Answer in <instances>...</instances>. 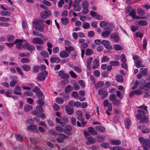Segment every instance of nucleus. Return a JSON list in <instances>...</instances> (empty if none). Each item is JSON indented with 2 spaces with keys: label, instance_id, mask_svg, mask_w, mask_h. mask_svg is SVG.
Listing matches in <instances>:
<instances>
[{
  "label": "nucleus",
  "instance_id": "obj_32",
  "mask_svg": "<svg viewBox=\"0 0 150 150\" xmlns=\"http://www.w3.org/2000/svg\"><path fill=\"white\" fill-rule=\"evenodd\" d=\"M88 132L93 135H96L97 134V132L92 127H90L88 129Z\"/></svg>",
  "mask_w": 150,
  "mask_h": 150
},
{
  "label": "nucleus",
  "instance_id": "obj_3",
  "mask_svg": "<svg viewBox=\"0 0 150 150\" xmlns=\"http://www.w3.org/2000/svg\"><path fill=\"white\" fill-rule=\"evenodd\" d=\"M104 31L102 33L101 35L103 38H108V37L111 33L112 31V28L110 27H105L103 29Z\"/></svg>",
  "mask_w": 150,
  "mask_h": 150
},
{
  "label": "nucleus",
  "instance_id": "obj_39",
  "mask_svg": "<svg viewBox=\"0 0 150 150\" xmlns=\"http://www.w3.org/2000/svg\"><path fill=\"white\" fill-rule=\"evenodd\" d=\"M76 113L77 115V118L78 120H79L83 118L82 117L83 113L81 111L78 110L76 112Z\"/></svg>",
  "mask_w": 150,
  "mask_h": 150
},
{
  "label": "nucleus",
  "instance_id": "obj_63",
  "mask_svg": "<svg viewBox=\"0 0 150 150\" xmlns=\"http://www.w3.org/2000/svg\"><path fill=\"white\" fill-rule=\"evenodd\" d=\"M74 70L78 73H80L81 71V70L80 67L78 66H75L74 67Z\"/></svg>",
  "mask_w": 150,
  "mask_h": 150
},
{
  "label": "nucleus",
  "instance_id": "obj_43",
  "mask_svg": "<svg viewBox=\"0 0 150 150\" xmlns=\"http://www.w3.org/2000/svg\"><path fill=\"white\" fill-rule=\"evenodd\" d=\"M138 24L141 26H145L147 25V22L145 20H140L138 21Z\"/></svg>",
  "mask_w": 150,
  "mask_h": 150
},
{
  "label": "nucleus",
  "instance_id": "obj_41",
  "mask_svg": "<svg viewBox=\"0 0 150 150\" xmlns=\"http://www.w3.org/2000/svg\"><path fill=\"white\" fill-rule=\"evenodd\" d=\"M23 94L25 96H31L33 95V93L31 91H25Z\"/></svg>",
  "mask_w": 150,
  "mask_h": 150
},
{
  "label": "nucleus",
  "instance_id": "obj_27",
  "mask_svg": "<svg viewBox=\"0 0 150 150\" xmlns=\"http://www.w3.org/2000/svg\"><path fill=\"white\" fill-rule=\"evenodd\" d=\"M93 65L92 67L93 69H94L96 68H97L99 66V61L97 59H94L93 62Z\"/></svg>",
  "mask_w": 150,
  "mask_h": 150
},
{
  "label": "nucleus",
  "instance_id": "obj_45",
  "mask_svg": "<svg viewBox=\"0 0 150 150\" xmlns=\"http://www.w3.org/2000/svg\"><path fill=\"white\" fill-rule=\"evenodd\" d=\"M22 67L23 70L25 71H28L30 69V67L26 64H24L22 66Z\"/></svg>",
  "mask_w": 150,
  "mask_h": 150
},
{
  "label": "nucleus",
  "instance_id": "obj_64",
  "mask_svg": "<svg viewBox=\"0 0 150 150\" xmlns=\"http://www.w3.org/2000/svg\"><path fill=\"white\" fill-rule=\"evenodd\" d=\"M134 92L135 93V94L137 95H142V91L140 89H137V90L134 91Z\"/></svg>",
  "mask_w": 150,
  "mask_h": 150
},
{
  "label": "nucleus",
  "instance_id": "obj_2",
  "mask_svg": "<svg viewBox=\"0 0 150 150\" xmlns=\"http://www.w3.org/2000/svg\"><path fill=\"white\" fill-rule=\"evenodd\" d=\"M103 104L104 107H108L107 110L106 111V113L108 115H110L111 114L110 112H111L112 110V104L111 103H109L107 99H106L104 100Z\"/></svg>",
  "mask_w": 150,
  "mask_h": 150
},
{
  "label": "nucleus",
  "instance_id": "obj_60",
  "mask_svg": "<svg viewBox=\"0 0 150 150\" xmlns=\"http://www.w3.org/2000/svg\"><path fill=\"white\" fill-rule=\"evenodd\" d=\"M148 72V70L147 68H145L141 71V73L144 76H146Z\"/></svg>",
  "mask_w": 150,
  "mask_h": 150
},
{
  "label": "nucleus",
  "instance_id": "obj_54",
  "mask_svg": "<svg viewBox=\"0 0 150 150\" xmlns=\"http://www.w3.org/2000/svg\"><path fill=\"white\" fill-rule=\"evenodd\" d=\"M56 101L58 104H62L63 103L64 100L62 98H58L56 99Z\"/></svg>",
  "mask_w": 150,
  "mask_h": 150
},
{
  "label": "nucleus",
  "instance_id": "obj_55",
  "mask_svg": "<svg viewBox=\"0 0 150 150\" xmlns=\"http://www.w3.org/2000/svg\"><path fill=\"white\" fill-rule=\"evenodd\" d=\"M15 38L14 36L12 35H8L7 38L8 42H12Z\"/></svg>",
  "mask_w": 150,
  "mask_h": 150
},
{
  "label": "nucleus",
  "instance_id": "obj_22",
  "mask_svg": "<svg viewBox=\"0 0 150 150\" xmlns=\"http://www.w3.org/2000/svg\"><path fill=\"white\" fill-rule=\"evenodd\" d=\"M71 127L69 125H67L65 127V133L68 135H71V133L70 132L71 130Z\"/></svg>",
  "mask_w": 150,
  "mask_h": 150
},
{
  "label": "nucleus",
  "instance_id": "obj_7",
  "mask_svg": "<svg viewBox=\"0 0 150 150\" xmlns=\"http://www.w3.org/2000/svg\"><path fill=\"white\" fill-rule=\"evenodd\" d=\"M24 49L29 50L31 53L34 50H35V46L32 45H30L28 42H27L24 45Z\"/></svg>",
  "mask_w": 150,
  "mask_h": 150
},
{
  "label": "nucleus",
  "instance_id": "obj_58",
  "mask_svg": "<svg viewBox=\"0 0 150 150\" xmlns=\"http://www.w3.org/2000/svg\"><path fill=\"white\" fill-rule=\"evenodd\" d=\"M40 54L45 58H47L49 56L48 52L45 51H42L41 52Z\"/></svg>",
  "mask_w": 150,
  "mask_h": 150
},
{
  "label": "nucleus",
  "instance_id": "obj_5",
  "mask_svg": "<svg viewBox=\"0 0 150 150\" xmlns=\"http://www.w3.org/2000/svg\"><path fill=\"white\" fill-rule=\"evenodd\" d=\"M48 74V72L46 71H44L43 72L39 74L37 77L38 79L40 81H44L45 77Z\"/></svg>",
  "mask_w": 150,
  "mask_h": 150
},
{
  "label": "nucleus",
  "instance_id": "obj_29",
  "mask_svg": "<svg viewBox=\"0 0 150 150\" xmlns=\"http://www.w3.org/2000/svg\"><path fill=\"white\" fill-rule=\"evenodd\" d=\"M33 108V106L31 105H25L24 107V112H27L32 110Z\"/></svg>",
  "mask_w": 150,
  "mask_h": 150
},
{
  "label": "nucleus",
  "instance_id": "obj_34",
  "mask_svg": "<svg viewBox=\"0 0 150 150\" xmlns=\"http://www.w3.org/2000/svg\"><path fill=\"white\" fill-rule=\"evenodd\" d=\"M96 131L100 132H104L105 131V128L101 126H97L95 127Z\"/></svg>",
  "mask_w": 150,
  "mask_h": 150
},
{
  "label": "nucleus",
  "instance_id": "obj_19",
  "mask_svg": "<svg viewBox=\"0 0 150 150\" xmlns=\"http://www.w3.org/2000/svg\"><path fill=\"white\" fill-rule=\"evenodd\" d=\"M27 129L29 130H33V131L37 132L38 130L37 126L35 125H30L27 127Z\"/></svg>",
  "mask_w": 150,
  "mask_h": 150
},
{
  "label": "nucleus",
  "instance_id": "obj_6",
  "mask_svg": "<svg viewBox=\"0 0 150 150\" xmlns=\"http://www.w3.org/2000/svg\"><path fill=\"white\" fill-rule=\"evenodd\" d=\"M98 93L100 95L102 96L101 98L102 99L105 98L108 94V92L103 88L99 90L98 91Z\"/></svg>",
  "mask_w": 150,
  "mask_h": 150
},
{
  "label": "nucleus",
  "instance_id": "obj_28",
  "mask_svg": "<svg viewBox=\"0 0 150 150\" xmlns=\"http://www.w3.org/2000/svg\"><path fill=\"white\" fill-rule=\"evenodd\" d=\"M110 25V24L109 23L103 21L100 22V26L102 28L105 27L109 26Z\"/></svg>",
  "mask_w": 150,
  "mask_h": 150
},
{
  "label": "nucleus",
  "instance_id": "obj_10",
  "mask_svg": "<svg viewBox=\"0 0 150 150\" xmlns=\"http://www.w3.org/2000/svg\"><path fill=\"white\" fill-rule=\"evenodd\" d=\"M31 42L33 43H35L39 45L43 44L44 43L43 40L39 38H35L32 40Z\"/></svg>",
  "mask_w": 150,
  "mask_h": 150
},
{
  "label": "nucleus",
  "instance_id": "obj_11",
  "mask_svg": "<svg viewBox=\"0 0 150 150\" xmlns=\"http://www.w3.org/2000/svg\"><path fill=\"white\" fill-rule=\"evenodd\" d=\"M110 38L114 39V41L116 42H117L119 41L120 39L118 34L116 33H111L110 36Z\"/></svg>",
  "mask_w": 150,
  "mask_h": 150
},
{
  "label": "nucleus",
  "instance_id": "obj_44",
  "mask_svg": "<svg viewBox=\"0 0 150 150\" xmlns=\"http://www.w3.org/2000/svg\"><path fill=\"white\" fill-rule=\"evenodd\" d=\"M116 79L117 81L120 82H122L124 81V79L123 77L120 75L117 76Z\"/></svg>",
  "mask_w": 150,
  "mask_h": 150
},
{
  "label": "nucleus",
  "instance_id": "obj_50",
  "mask_svg": "<svg viewBox=\"0 0 150 150\" xmlns=\"http://www.w3.org/2000/svg\"><path fill=\"white\" fill-rule=\"evenodd\" d=\"M73 6H74V11H79L81 9L79 6L78 5L74 4Z\"/></svg>",
  "mask_w": 150,
  "mask_h": 150
},
{
  "label": "nucleus",
  "instance_id": "obj_14",
  "mask_svg": "<svg viewBox=\"0 0 150 150\" xmlns=\"http://www.w3.org/2000/svg\"><path fill=\"white\" fill-rule=\"evenodd\" d=\"M143 149L144 150H149L148 146L150 148V140L147 139L143 144Z\"/></svg>",
  "mask_w": 150,
  "mask_h": 150
},
{
  "label": "nucleus",
  "instance_id": "obj_1",
  "mask_svg": "<svg viewBox=\"0 0 150 150\" xmlns=\"http://www.w3.org/2000/svg\"><path fill=\"white\" fill-rule=\"evenodd\" d=\"M125 12L127 13H129V15L134 19L137 18L138 19H139L141 18H144V17H139L137 16L135 11L130 6H128Z\"/></svg>",
  "mask_w": 150,
  "mask_h": 150
},
{
  "label": "nucleus",
  "instance_id": "obj_21",
  "mask_svg": "<svg viewBox=\"0 0 150 150\" xmlns=\"http://www.w3.org/2000/svg\"><path fill=\"white\" fill-rule=\"evenodd\" d=\"M33 27L35 28V29L37 31L40 32H43L44 30L43 28L40 25H33Z\"/></svg>",
  "mask_w": 150,
  "mask_h": 150
},
{
  "label": "nucleus",
  "instance_id": "obj_51",
  "mask_svg": "<svg viewBox=\"0 0 150 150\" xmlns=\"http://www.w3.org/2000/svg\"><path fill=\"white\" fill-rule=\"evenodd\" d=\"M93 51L91 49H87L86 50L85 53L86 54L87 56H90L93 53Z\"/></svg>",
  "mask_w": 150,
  "mask_h": 150
},
{
  "label": "nucleus",
  "instance_id": "obj_47",
  "mask_svg": "<svg viewBox=\"0 0 150 150\" xmlns=\"http://www.w3.org/2000/svg\"><path fill=\"white\" fill-rule=\"evenodd\" d=\"M109 99L112 103L116 99V95L115 94H110L109 96Z\"/></svg>",
  "mask_w": 150,
  "mask_h": 150
},
{
  "label": "nucleus",
  "instance_id": "obj_31",
  "mask_svg": "<svg viewBox=\"0 0 150 150\" xmlns=\"http://www.w3.org/2000/svg\"><path fill=\"white\" fill-rule=\"evenodd\" d=\"M149 118L146 115H144L143 117H142L140 121V123L141 124L146 123L148 121Z\"/></svg>",
  "mask_w": 150,
  "mask_h": 150
},
{
  "label": "nucleus",
  "instance_id": "obj_56",
  "mask_svg": "<svg viewBox=\"0 0 150 150\" xmlns=\"http://www.w3.org/2000/svg\"><path fill=\"white\" fill-rule=\"evenodd\" d=\"M101 146L104 148L107 149L110 146L109 144L106 142H103L101 144Z\"/></svg>",
  "mask_w": 150,
  "mask_h": 150
},
{
  "label": "nucleus",
  "instance_id": "obj_18",
  "mask_svg": "<svg viewBox=\"0 0 150 150\" xmlns=\"http://www.w3.org/2000/svg\"><path fill=\"white\" fill-rule=\"evenodd\" d=\"M44 21L41 19H36L33 21L32 23L34 25H40L43 23Z\"/></svg>",
  "mask_w": 150,
  "mask_h": 150
},
{
  "label": "nucleus",
  "instance_id": "obj_15",
  "mask_svg": "<svg viewBox=\"0 0 150 150\" xmlns=\"http://www.w3.org/2000/svg\"><path fill=\"white\" fill-rule=\"evenodd\" d=\"M110 143L112 145H120L121 143V141L120 139H111Z\"/></svg>",
  "mask_w": 150,
  "mask_h": 150
},
{
  "label": "nucleus",
  "instance_id": "obj_36",
  "mask_svg": "<svg viewBox=\"0 0 150 150\" xmlns=\"http://www.w3.org/2000/svg\"><path fill=\"white\" fill-rule=\"evenodd\" d=\"M65 111L69 115L72 114L74 112V110L73 109L70 108L68 106H67L65 108Z\"/></svg>",
  "mask_w": 150,
  "mask_h": 150
},
{
  "label": "nucleus",
  "instance_id": "obj_37",
  "mask_svg": "<svg viewBox=\"0 0 150 150\" xmlns=\"http://www.w3.org/2000/svg\"><path fill=\"white\" fill-rule=\"evenodd\" d=\"M104 84V82L103 81L98 82L95 85V88L97 89L98 87L102 88L103 87Z\"/></svg>",
  "mask_w": 150,
  "mask_h": 150
},
{
  "label": "nucleus",
  "instance_id": "obj_12",
  "mask_svg": "<svg viewBox=\"0 0 150 150\" xmlns=\"http://www.w3.org/2000/svg\"><path fill=\"white\" fill-rule=\"evenodd\" d=\"M50 11L47 10L41 13L40 14V16L42 19H45L48 16H50Z\"/></svg>",
  "mask_w": 150,
  "mask_h": 150
},
{
  "label": "nucleus",
  "instance_id": "obj_33",
  "mask_svg": "<svg viewBox=\"0 0 150 150\" xmlns=\"http://www.w3.org/2000/svg\"><path fill=\"white\" fill-rule=\"evenodd\" d=\"M59 95L64 99L65 101H67L69 98V96L68 95V93H59Z\"/></svg>",
  "mask_w": 150,
  "mask_h": 150
},
{
  "label": "nucleus",
  "instance_id": "obj_62",
  "mask_svg": "<svg viewBox=\"0 0 150 150\" xmlns=\"http://www.w3.org/2000/svg\"><path fill=\"white\" fill-rule=\"evenodd\" d=\"M98 141L100 142L104 141L105 139V136L103 135L98 136Z\"/></svg>",
  "mask_w": 150,
  "mask_h": 150
},
{
  "label": "nucleus",
  "instance_id": "obj_25",
  "mask_svg": "<svg viewBox=\"0 0 150 150\" xmlns=\"http://www.w3.org/2000/svg\"><path fill=\"white\" fill-rule=\"evenodd\" d=\"M125 124L126 128L128 129L129 126L131 125V122L130 119L127 118L126 119L125 121Z\"/></svg>",
  "mask_w": 150,
  "mask_h": 150
},
{
  "label": "nucleus",
  "instance_id": "obj_48",
  "mask_svg": "<svg viewBox=\"0 0 150 150\" xmlns=\"http://www.w3.org/2000/svg\"><path fill=\"white\" fill-rule=\"evenodd\" d=\"M137 13L140 16H142L145 14L144 11L142 9H138L137 10Z\"/></svg>",
  "mask_w": 150,
  "mask_h": 150
},
{
  "label": "nucleus",
  "instance_id": "obj_40",
  "mask_svg": "<svg viewBox=\"0 0 150 150\" xmlns=\"http://www.w3.org/2000/svg\"><path fill=\"white\" fill-rule=\"evenodd\" d=\"M61 20L64 25H66L69 23V19L67 18H62Z\"/></svg>",
  "mask_w": 150,
  "mask_h": 150
},
{
  "label": "nucleus",
  "instance_id": "obj_61",
  "mask_svg": "<svg viewBox=\"0 0 150 150\" xmlns=\"http://www.w3.org/2000/svg\"><path fill=\"white\" fill-rule=\"evenodd\" d=\"M71 76L74 78H76V75L75 73L72 70H70L69 72Z\"/></svg>",
  "mask_w": 150,
  "mask_h": 150
},
{
  "label": "nucleus",
  "instance_id": "obj_17",
  "mask_svg": "<svg viewBox=\"0 0 150 150\" xmlns=\"http://www.w3.org/2000/svg\"><path fill=\"white\" fill-rule=\"evenodd\" d=\"M86 139L87 141L86 142V143L87 144H93L96 142L95 139L90 137H87Z\"/></svg>",
  "mask_w": 150,
  "mask_h": 150
},
{
  "label": "nucleus",
  "instance_id": "obj_53",
  "mask_svg": "<svg viewBox=\"0 0 150 150\" xmlns=\"http://www.w3.org/2000/svg\"><path fill=\"white\" fill-rule=\"evenodd\" d=\"M23 40L21 39H16L14 42V43L16 45H22Z\"/></svg>",
  "mask_w": 150,
  "mask_h": 150
},
{
  "label": "nucleus",
  "instance_id": "obj_24",
  "mask_svg": "<svg viewBox=\"0 0 150 150\" xmlns=\"http://www.w3.org/2000/svg\"><path fill=\"white\" fill-rule=\"evenodd\" d=\"M50 62L52 63H58L60 61V59L58 57H53L50 59Z\"/></svg>",
  "mask_w": 150,
  "mask_h": 150
},
{
  "label": "nucleus",
  "instance_id": "obj_26",
  "mask_svg": "<svg viewBox=\"0 0 150 150\" xmlns=\"http://www.w3.org/2000/svg\"><path fill=\"white\" fill-rule=\"evenodd\" d=\"M93 60V58L90 57L87 60L86 67L88 70L91 69V67L90 64Z\"/></svg>",
  "mask_w": 150,
  "mask_h": 150
},
{
  "label": "nucleus",
  "instance_id": "obj_38",
  "mask_svg": "<svg viewBox=\"0 0 150 150\" xmlns=\"http://www.w3.org/2000/svg\"><path fill=\"white\" fill-rule=\"evenodd\" d=\"M16 139L18 141L22 142L23 141V137L21 135L16 134L15 135Z\"/></svg>",
  "mask_w": 150,
  "mask_h": 150
},
{
  "label": "nucleus",
  "instance_id": "obj_49",
  "mask_svg": "<svg viewBox=\"0 0 150 150\" xmlns=\"http://www.w3.org/2000/svg\"><path fill=\"white\" fill-rule=\"evenodd\" d=\"M33 34L34 35L38 36L41 38H42L44 36V35L42 33H39L37 31H35L34 30L33 31Z\"/></svg>",
  "mask_w": 150,
  "mask_h": 150
},
{
  "label": "nucleus",
  "instance_id": "obj_8",
  "mask_svg": "<svg viewBox=\"0 0 150 150\" xmlns=\"http://www.w3.org/2000/svg\"><path fill=\"white\" fill-rule=\"evenodd\" d=\"M64 71L62 70H60L58 72V76H60L61 79H67L69 77V75L67 73H64Z\"/></svg>",
  "mask_w": 150,
  "mask_h": 150
},
{
  "label": "nucleus",
  "instance_id": "obj_23",
  "mask_svg": "<svg viewBox=\"0 0 150 150\" xmlns=\"http://www.w3.org/2000/svg\"><path fill=\"white\" fill-rule=\"evenodd\" d=\"M61 125L64 127L68 122V118L67 117H63L61 118Z\"/></svg>",
  "mask_w": 150,
  "mask_h": 150
},
{
  "label": "nucleus",
  "instance_id": "obj_20",
  "mask_svg": "<svg viewBox=\"0 0 150 150\" xmlns=\"http://www.w3.org/2000/svg\"><path fill=\"white\" fill-rule=\"evenodd\" d=\"M69 53L66 51H62L60 53V57L61 58H66L69 56Z\"/></svg>",
  "mask_w": 150,
  "mask_h": 150
},
{
  "label": "nucleus",
  "instance_id": "obj_46",
  "mask_svg": "<svg viewBox=\"0 0 150 150\" xmlns=\"http://www.w3.org/2000/svg\"><path fill=\"white\" fill-rule=\"evenodd\" d=\"M11 14L10 12L7 11H1L0 12L1 15L2 16H9L11 15Z\"/></svg>",
  "mask_w": 150,
  "mask_h": 150
},
{
  "label": "nucleus",
  "instance_id": "obj_57",
  "mask_svg": "<svg viewBox=\"0 0 150 150\" xmlns=\"http://www.w3.org/2000/svg\"><path fill=\"white\" fill-rule=\"evenodd\" d=\"M40 67L38 66H34L33 67V71L34 72H38L39 70Z\"/></svg>",
  "mask_w": 150,
  "mask_h": 150
},
{
  "label": "nucleus",
  "instance_id": "obj_59",
  "mask_svg": "<svg viewBox=\"0 0 150 150\" xmlns=\"http://www.w3.org/2000/svg\"><path fill=\"white\" fill-rule=\"evenodd\" d=\"M114 49L116 50H120L122 49L121 46L118 44L115 45L114 46Z\"/></svg>",
  "mask_w": 150,
  "mask_h": 150
},
{
  "label": "nucleus",
  "instance_id": "obj_9",
  "mask_svg": "<svg viewBox=\"0 0 150 150\" xmlns=\"http://www.w3.org/2000/svg\"><path fill=\"white\" fill-rule=\"evenodd\" d=\"M102 44L107 49L111 50L112 49V46L110 44V42L108 40H103L102 41Z\"/></svg>",
  "mask_w": 150,
  "mask_h": 150
},
{
  "label": "nucleus",
  "instance_id": "obj_13",
  "mask_svg": "<svg viewBox=\"0 0 150 150\" xmlns=\"http://www.w3.org/2000/svg\"><path fill=\"white\" fill-rule=\"evenodd\" d=\"M68 137V136L64 134H61L59 135L58 138L57 139V140L59 142L62 143L64 139Z\"/></svg>",
  "mask_w": 150,
  "mask_h": 150
},
{
  "label": "nucleus",
  "instance_id": "obj_30",
  "mask_svg": "<svg viewBox=\"0 0 150 150\" xmlns=\"http://www.w3.org/2000/svg\"><path fill=\"white\" fill-rule=\"evenodd\" d=\"M73 90V88L71 85L67 86L65 89V92L66 93H68Z\"/></svg>",
  "mask_w": 150,
  "mask_h": 150
},
{
  "label": "nucleus",
  "instance_id": "obj_4",
  "mask_svg": "<svg viewBox=\"0 0 150 150\" xmlns=\"http://www.w3.org/2000/svg\"><path fill=\"white\" fill-rule=\"evenodd\" d=\"M81 5L83 8V13L86 14L88 13V8L89 6L88 1L86 0L82 2Z\"/></svg>",
  "mask_w": 150,
  "mask_h": 150
},
{
  "label": "nucleus",
  "instance_id": "obj_42",
  "mask_svg": "<svg viewBox=\"0 0 150 150\" xmlns=\"http://www.w3.org/2000/svg\"><path fill=\"white\" fill-rule=\"evenodd\" d=\"M112 103L113 105L117 106H120L121 104L120 101L116 99L113 101Z\"/></svg>",
  "mask_w": 150,
  "mask_h": 150
},
{
  "label": "nucleus",
  "instance_id": "obj_35",
  "mask_svg": "<svg viewBox=\"0 0 150 150\" xmlns=\"http://www.w3.org/2000/svg\"><path fill=\"white\" fill-rule=\"evenodd\" d=\"M36 96L39 99L44 100L45 99L43 94L41 91L38 92L36 94Z\"/></svg>",
  "mask_w": 150,
  "mask_h": 150
},
{
  "label": "nucleus",
  "instance_id": "obj_52",
  "mask_svg": "<svg viewBox=\"0 0 150 150\" xmlns=\"http://www.w3.org/2000/svg\"><path fill=\"white\" fill-rule=\"evenodd\" d=\"M110 64L113 66H117L120 65V62L118 61H111L110 62Z\"/></svg>",
  "mask_w": 150,
  "mask_h": 150
},
{
  "label": "nucleus",
  "instance_id": "obj_16",
  "mask_svg": "<svg viewBox=\"0 0 150 150\" xmlns=\"http://www.w3.org/2000/svg\"><path fill=\"white\" fill-rule=\"evenodd\" d=\"M11 77L13 79L10 82V86L11 87H13L15 86L16 84L17 83V78L15 76H13V77Z\"/></svg>",
  "mask_w": 150,
  "mask_h": 150
}]
</instances>
